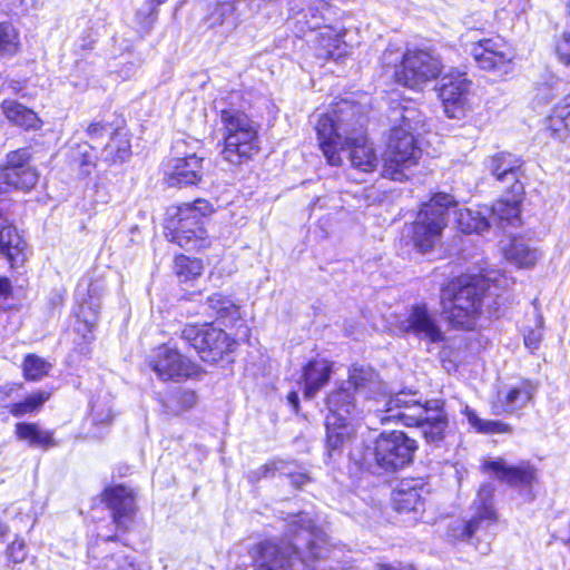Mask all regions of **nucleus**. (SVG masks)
Masks as SVG:
<instances>
[{"label": "nucleus", "mask_w": 570, "mask_h": 570, "mask_svg": "<svg viewBox=\"0 0 570 570\" xmlns=\"http://www.w3.org/2000/svg\"><path fill=\"white\" fill-rule=\"evenodd\" d=\"M14 435L18 441L27 443L32 449L47 451L57 446L53 432L43 429L37 422H18L14 425Z\"/></svg>", "instance_id": "cd10ccee"}, {"label": "nucleus", "mask_w": 570, "mask_h": 570, "mask_svg": "<svg viewBox=\"0 0 570 570\" xmlns=\"http://www.w3.org/2000/svg\"><path fill=\"white\" fill-rule=\"evenodd\" d=\"M381 421L416 426L429 443L443 440L449 423L444 401L433 399L422 402L416 391H401L390 395L384 402Z\"/></svg>", "instance_id": "20e7f679"}, {"label": "nucleus", "mask_w": 570, "mask_h": 570, "mask_svg": "<svg viewBox=\"0 0 570 570\" xmlns=\"http://www.w3.org/2000/svg\"><path fill=\"white\" fill-rule=\"evenodd\" d=\"M220 119V156L232 166H242L261 150L259 125L245 111L240 92L233 91L215 101Z\"/></svg>", "instance_id": "7ed1b4c3"}, {"label": "nucleus", "mask_w": 570, "mask_h": 570, "mask_svg": "<svg viewBox=\"0 0 570 570\" xmlns=\"http://www.w3.org/2000/svg\"><path fill=\"white\" fill-rule=\"evenodd\" d=\"M288 11V19L294 23L296 35L299 37L321 29L325 21L322 9L305 6V0H291Z\"/></svg>", "instance_id": "a878e982"}, {"label": "nucleus", "mask_w": 570, "mask_h": 570, "mask_svg": "<svg viewBox=\"0 0 570 570\" xmlns=\"http://www.w3.org/2000/svg\"><path fill=\"white\" fill-rule=\"evenodd\" d=\"M490 292L488 279L462 275L441 288L442 312L451 326L472 330L482 311V299Z\"/></svg>", "instance_id": "423d86ee"}, {"label": "nucleus", "mask_w": 570, "mask_h": 570, "mask_svg": "<svg viewBox=\"0 0 570 570\" xmlns=\"http://www.w3.org/2000/svg\"><path fill=\"white\" fill-rule=\"evenodd\" d=\"M105 568L107 570H138L134 559L124 551L117 552L106 559Z\"/></svg>", "instance_id": "864d4df0"}, {"label": "nucleus", "mask_w": 570, "mask_h": 570, "mask_svg": "<svg viewBox=\"0 0 570 570\" xmlns=\"http://www.w3.org/2000/svg\"><path fill=\"white\" fill-rule=\"evenodd\" d=\"M327 544V534L308 513L299 512L287 523L281 540H264L249 550L253 570H322Z\"/></svg>", "instance_id": "f257e3e1"}, {"label": "nucleus", "mask_w": 570, "mask_h": 570, "mask_svg": "<svg viewBox=\"0 0 570 570\" xmlns=\"http://www.w3.org/2000/svg\"><path fill=\"white\" fill-rule=\"evenodd\" d=\"M397 330L404 336H414L420 341L436 344L445 341L436 314L425 304H414L410 307L406 316L399 321Z\"/></svg>", "instance_id": "ddd939ff"}, {"label": "nucleus", "mask_w": 570, "mask_h": 570, "mask_svg": "<svg viewBox=\"0 0 570 570\" xmlns=\"http://www.w3.org/2000/svg\"><path fill=\"white\" fill-rule=\"evenodd\" d=\"M180 338L207 363L218 362L224 354L233 351L235 344L225 331L212 324H187Z\"/></svg>", "instance_id": "1a4fd4ad"}, {"label": "nucleus", "mask_w": 570, "mask_h": 570, "mask_svg": "<svg viewBox=\"0 0 570 570\" xmlns=\"http://www.w3.org/2000/svg\"><path fill=\"white\" fill-rule=\"evenodd\" d=\"M102 501L110 511L116 530L127 532L138 511L135 490L125 484L109 485L102 492Z\"/></svg>", "instance_id": "4468645a"}, {"label": "nucleus", "mask_w": 570, "mask_h": 570, "mask_svg": "<svg viewBox=\"0 0 570 570\" xmlns=\"http://www.w3.org/2000/svg\"><path fill=\"white\" fill-rule=\"evenodd\" d=\"M429 489L420 480H402L393 492V505L400 513L419 512L424 509Z\"/></svg>", "instance_id": "5701e85b"}, {"label": "nucleus", "mask_w": 570, "mask_h": 570, "mask_svg": "<svg viewBox=\"0 0 570 570\" xmlns=\"http://www.w3.org/2000/svg\"><path fill=\"white\" fill-rule=\"evenodd\" d=\"M421 155L414 134L404 127H393L384 154L382 176L395 181L407 179V171L417 164Z\"/></svg>", "instance_id": "6e6552de"}, {"label": "nucleus", "mask_w": 570, "mask_h": 570, "mask_svg": "<svg viewBox=\"0 0 570 570\" xmlns=\"http://www.w3.org/2000/svg\"><path fill=\"white\" fill-rule=\"evenodd\" d=\"M31 157L27 147L7 154L6 163L0 165V194L29 191L37 185L39 174L30 164Z\"/></svg>", "instance_id": "9d476101"}, {"label": "nucleus", "mask_w": 570, "mask_h": 570, "mask_svg": "<svg viewBox=\"0 0 570 570\" xmlns=\"http://www.w3.org/2000/svg\"><path fill=\"white\" fill-rule=\"evenodd\" d=\"M556 52L559 60L567 67H570V31L562 33L557 42Z\"/></svg>", "instance_id": "4d7b16f0"}, {"label": "nucleus", "mask_w": 570, "mask_h": 570, "mask_svg": "<svg viewBox=\"0 0 570 570\" xmlns=\"http://www.w3.org/2000/svg\"><path fill=\"white\" fill-rule=\"evenodd\" d=\"M364 117L357 107L343 101L332 114L321 115L315 125L320 148L327 163L340 166L345 154L353 168L371 173L379 165L377 155L368 144L364 129Z\"/></svg>", "instance_id": "f03ea898"}, {"label": "nucleus", "mask_w": 570, "mask_h": 570, "mask_svg": "<svg viewBox=\"0 0 570 570\" xmlns=\"http://www.w3.org/2000/svg\"><path fill=\"white\" fill-rule=\"evenodd\" d=\"M534 391L535 386L530 381L512 386L501 401L507 414H515V411L523 409L531 401Z\"/></svg>", "instance_id": "e433bc0d"}, {"label": "nucleus", "mask_w": 570, "mask_h": 570, "mask_svg": "<svg viewBox=\"0 0 570 570\" xmlns=\"http://www.w3.org/2000/svg\"><path fill=\"white\" fill-rule=\"evenodd\" d=\"M13 287L9 277L0 276V308L12 296Z\"/></svg>", "instance_id": "bf43d9fd"}, {"label": "nucleus", "mask_w": 570, "mask_h": 570, "mask_svg": "<svg viewBox=\"0 0 570 570\" xmlns=\"http://www.w3.org/2000/svg\"><path fill=\"white\" fill-rule=\"evenodd\" d=\"M459 228L464 234H482L490 227L489 218L480 210L461 209L458 216Z\"/></svg>", "instance_id": "a19ab883"}, {"label": "nucleus", "mask_w": 570, "mask_h": 570, "mask_svg": "<svg viewBox=\"0 0 570 570\" xmlns=\"http://www.w3.org/2000/svg\"><path fill=\"white\" fill-rule=\"evenodd\" d=\"M470 53L480 69L499 75H507L512 70L513 50L500 36L473 42Z\"/></svg>", "instance_id": "f8f14e48"}, {"label": "nucleus", "mask_w": 570, "mask_h": 570, "mask_svg": "<svg viewBox=\"0 0 570 570\" xmlns=\"http://www.w3.org/2000/svg\"><path fill=\"white\" fill-rule=\"evenodd\" d=\"M326 440H325V455L326 463H336L342 459L344 452L348 450L358 451L360 449H352V445L357 441L355 426L350 420H342L335 415H327L325 420Z\"/></svg>", "instance_id": "dca6fc26"}, {"label": "nucleus", "mask_w": 570, "mask_h": 570, "mask_svg": "<svg viewBox=\"0 0 570 570\" xmlns=\"http://www.w3.org/2000/svg\"><path fill=\"white\" fill-rule=\"evenodd\" d=\"M170 243L177 244L187 250H199L207 246V230L205 227L194 229L177 228V230H165Z\"/></svg>", "instance_id": "f704fd0d"}, {"label": "nucleus", "mask_w": 570, "mask_h": 570, "mask_svg": "<svg viewBox=\"0 0 570 570\" xmlns=\"http://www.w3.org/2000/svg\"><path fill=\"white\" fill-rule=\"evenodd\" d=\"M204 158L195 153L185 157H176L166 173L169 187H188L198 185L204 176Z\"/></svg>", "instance_id": "412c9836"}, {"label": "nucleus", "mask_w": 570, "mask_h": 570, "mask_svg": "<svg viewBox=\"0 0 570 570\" xmlns=\"http://www.w3.org/2000/svg\"><path fill=\"white\" fill-rule=\"evenodd\" d=\"M276 473L285 475L289 479L291 484L296 489H303L304 485L312 481L311 476L305 472L295 471L293 464L283 460L271 461L257 470L250 472L252 480L274 476Z\"/></svg>", "instance_id": "2f4dec72"}, {"label": "nucleus", "mask_w": 570, "mask_h": 570, "mask_svg": "<svg viewBox=\"0 0 570 570\" xmlns=\"http://www.w3.org/2000/svg\"><path fill=\"white\" fill-rule=\"evenodd\" d=\"M130 155L131 146L129 140L119 131H115L102 148L100 159L108 165L122 164Z\"/></svg>", "instance_id": "c9c22d12"}, {"label": "nucleus", "mask_w": 570, "mask_h": 570, "mask_svg": "<svg viewBox=\"0 0 570 570\" xmlns=\"http://www.w3.org/2000/svg\"><path fill=\"white\" fill-rule=\"evenodd\" d=\"M16 390V385L0 386V402H3Z\"/></svg>", "instance_id": "e2e57ef3"}, {"label": "nucleus", "mask_w": 570, "mask_h": 570, "mask_svg": "<svg viewBox=\"0 0 570 570\" xmlns=\"http://www.w3.org/2000/svg\"><path fill=\"white\" fill-rule=\"evenodd\" d=\"M104 289V285L99 282H91L88 285V301H83L76 312L77 325L76 331L82 335L85 340H89V335L92 334V331L98 321L99 314V296L100 292Z\"/></svg>", "instance_id": "393cba45"}, {"label": "nucleus", "mask_w": 570, "mask_h": 570, "mask_svg": "<svg viewBox=\"0 0 570 570\" xmlns=\"http://www.w3.org/2000/svg\"><path fill=\"white\" fill-rule=\"evenodd\" d=\"M326 405L328 409L327 415L348 420L347 416L358 413V396L343 382L327 395Z\"/></svg>", "instance_id": "c85d7f7f"}, {"label": "nucleus", "mask_w": 570, "mask_h": 570, "mask_svg": "<svg viewBox=\"0 0 570 570\" xmlns=\"http://www.w3.org/2000/svg\"><path fill=\"white\" fill-rule=\"evenodd\" d=\"M318 30L320 32L315 40L317 41V45L321 47V49L324 50L325 58H340L343 55V51H341V47L344 45L343 35L328 26H322Z\"/></svg>", "instance_id": "4c0bfd02"}, {"label": "nucleus", "mask_w": 570, "mask_h": 570, "mask_svg": "<svg viewBox=\"0 0 570 570\" xmlns=\"http://www.w3.org/2000/svg\"><path fill=\"white\" fill-rule=\"evenodd\" d=\"M91 413H92V422L95 424H102L108 425L111 422V410L107 409L106 411H99L96 404H92L91 406Z\"/></svg>", "instance_id": "052dcab7"}, {"label": "nucleus", "mask_w": 570, "mask_h": 570, "mask_svg": "<svg viewBox=\"0 0 570 570\" xmlns=\"http://www.w3.org/2000/svg\"><path fill=\"white\" fill-rule=\"evenodd\" d=\"M520 198L521 196H513L511 198H502L495 202L489 209L492 218L499 222H507L510 225H515L519 220L520 210Z\"/></svg>", "instance_id": "58836bf2"}, {"label": "nucleus", "mask_w": 570, "mask_h": 570, "mask_svg": "<svg viewBox=\"0 0 570 570\" xmlns=\"http://www.w3.org/2000/svg\"><path fill=\"white\" fill-rule=\"evenodd\" d=\"M197 394L193 390L184 389V387H176L169 396V402H175L178 407L171 409L169 404H165V406L174 412L175 414H178L180 411H186L191 407H194L197 403Z\"/></svg>", "instance_id": "09e8293b"}, {"label": "nucleus", "mask_w": 570, "mask_h": 570, "mask_svg": "<svg viewBox=\"0 0 570 570\" xmlns=\"http://www.w3.org/2000/svg\"><path fill=\"white\" fill-rule=\"evenodd\" d=\"M470 85L471 81L464 72L455 71L442 77L439 97L448 118L464 117Z\"/></svg>", "instance_id": "f3484780"}, {"label": "nucleus", "mask_w": 570, "mask_h": 570, "mask_svg": "<svg viewBox=\"0 0 570 570\" xmlns=\"http://www.w3.org/2000/svg\"><path fill=\"white\" fill-rule=\"evenodd\" d=\"M149 365L163 381H180L197 374V365L168 345H161L154 351Z\"/></svg>", "instance_id": "2eb2a0df"}, {"label": "nucleus", "mask_w": 570, "mask_h": 570, "mask_svg": "<svg viewBox=\"0 0 570 570\" xmlns=\"http://www.w3.org/2000/svg\"><path fill=\"white\" fill-rule=\"evenodd\" d=\"M544 132L558 140H564L570 135V94L554 106L546 120Z\"/></svg>", "instance_id": "72a5a7b5"}, {"label": "nucleus", "mask_w": 570, "mask_h": 570, "mask_svg": "<svg viewBox=\"0 0 570 570\" xmlns=\"http://www.w3.org/2000/svg\"><path fill=\"white\" fill-rule=\"evenodd\" d=\"M210 213L212 206L205 199L184 204L177 207L175 215L166 220L165 230H177V228L196 230V227H204L205 218Z\"/></svg>", "instance_id": "b1692460"}, {"label": "nucleus", "mask_w": 570, "mask_h": 570, "mask_svg": "<svg viewBox=\"0 0 570 570\" xmlns=\"http://www.w3.org/2000/svg\"><path fill=\"white\" fill-rule=\"evenodd\" d=\"M442 71L440 59L424 49H407L402 66L394 71L397 83L411 89L435 79Z\"/></svg>", "instance_id": "9b49d317"}, {"label": "nucleus", "mask_w": 570, "mask_h": 570, "mask_svg": "<svg viewBox=\"0 0 570 570\" xmlns=\"http://www.w3.org/2000/svg\"><path fill=\"white\" fill-rule=\"evenodd\" d=\"M248 334H249V328L242 323L239 325V332H238L239 338L245 340L248 337Z\"/></svg>", "instance_id": "0e129e2a"}, {"label": "nucleus", "mask_w": 570, "mask_h": 570, "mask_svg": "<svg viewBox=\"0 0 570 570\" xmlns=\"http://www.w3.org/2000/svg\"><path fill=\"white\" fill-rule=\"evenodd\" d=\"M543 317L538 314L535 317V327L528 328L523 334V342L527 348L534 352L539 348L542 338Z\"/></svg>", "instance_id": "5fc2aeb1"}, {"label": "nucleus", "mask_w": 570, "mask_h": 570, "mask_svg": "<svg viewBox=\"0 0 570 570\" xmlns=\"http://www.w3.org/2000/svg\"><path fill=\"white\" fill-rule=\"evenodd\" d=\"M333 373L332 363L326 360H312L303 368L304 396L313 399L324 387Z\"/></svg>", "instance_id": "bb28decb"}, {"label": "nucleus", "mask_w": 570, "mask_h": 570, "mask_svg": "<svg viewBox=\"0 0 570 570\" xmlns=\"http://www.w3.org/2000/svg\"><path fill=\"white\" fill-rule=\"evenodd\" d=\"M0 107L6 118L13 126L24 130H37L42 126V120L38 115L17 100L6 99Z\"/></svg>", "instance_id": "473e14b6"}, {"label": "nucleus", "mask_w": 570, "mask_h": 570, "mask_svg": "<svg viewBox=\"0 0 570 570\" xmlns=\"http://www.w3.org/2000/svg\"><path fill=\"white\" fill-rule=\"evenodd\" d=\"M454 206H456L454 197L445 193L433 195L422 205L415 220L409 227L413 247L419 253L425 254L440 243L449 210Z\"/></svg>", "instance_id": "0eeeda50"}, {"label": "nucleus", "mask_w": 570, "mask_h": 570, "mask_svg": "<svg viewBox=\"0 0 570 570\" xmlns=\"http://www.w3.org/2000/svg\"><path fill=\"white\" fill-rule=\"evenodd\" d=\"M174 269L180 282H188L200 276L203 264L198 258L178 255L175 258Z\"/></svg>", "instance_id": "c03bdc74"}, {"label": "nucleus", "mask_w": 570, "mask_h": 570, "mask_svg": "<svg viewBox=\"0 0 570 570\" xmlns=\"http://www.w3.org/2000/svg\"><path fill=\"white\" fill-rule=\"evenodd\" d=\"M489 168L498 181L507 185L511 195H523L524 187L520 180L523 176L521 159L509 153H500L491 158Z\"/></svg>", "instance_id": "aec40b11"}, {"label": "nucleus", "mask_w": 570, "mask_h": 570, "mask_svg": "<svg viewBox=\"0 0 570 570\" xmlns=\"http://www.w3.org/2000/svg\"><path fill=\"white\" fill-rule=\"evenodd\" d=\"M345 384L353 390V392L358 396L365 400H376L379 401V396H382V402L389 399L390 395H384L382 393V382L379 377V374L370 366L365 365H353L350 368L348 380ZM384 406L382 409H377L383 413Z\"/></svg>", "instance_id": "4be33fe9"}, {"label": "nucleus", "mask_w": 570, "mask_h": 570, "mask_svg": "<svg viewBox=\"0 0 570 570\" xmlns=\"http://www.w3.org/2000/svg\"><path fill=\"white\" fill-rule=\"evenodd\" d=\"M50 394L46 391H37L27 395L23 400L7 405L9 413L14 417H23L39 411L49 400Z\"/></svg>", "instance_id": "ea45409f"}, {"label": "nucleus", "mask_w": 570, "mask_h": 570, "mask_svg": "<svg viewBox=\"0 0 570 570\" xmlns=\"http://www.w3.org/2000/svg\"><path fill=\"white\" fill-rule=\"evenodd\" d=\"M19 49L18 32L12 24L0 23V58L12 57Z\"/></svg>", "instance_id": "a18cd8bd"}, {"label": "nucleus", "mask_w": 570, "mask_h": 570, "mask_svg": "<svg viewBox=\"0 0 570 570\" xmlns=\"http://www.w3.org/2000/svg\"><path fill=\"white\" fill-rule=\"evenodd\" d=\"M464 414L469 424L479 433L482 434H503L511 433V425L500 420H483L470 407H466Z\"/></svg>", "instance_id": "37998d69"}, {"label": "nucleus", "mask_w": 570, "mask_h": 570, "mask_svg": "<svg viewBox=\"0 0 570 570\" xmlns=\"http://www.w3.org/2000/svg\"><path fill=\"white\" fill-rule=\"evenodd\" d=\"M166 0H147L146 1V4H150L153 6L154 8L158 9V7L163 3H165Z\"/></svg>", "instance_id": "69168bd1"}, {"label": "nucleus", "mask_w": 570, "mask_h": 570, "mask_svg": "<svg viewBox=\"0 0 570 570\" xmlns=\"http://www.w3.org/2000/svg\"><path fill=\"white\" fill-rule=\"evenodd\" d=\"M94 146L88 142H81L71 150V158L78 163L86 174L90 173V168L95 166L97 156L94 154Z\"/></svg>", "instance_id": "8fccbe9b"}, {"label": "nucleus", "mask_w": 570, "mask_h": 570, "mask_svg": "<svg viewBox=\"0 0 570 570\" xmlns=\"http://www.w3.org/2000/svg\"><path fill=\"white\" fill-rule=\"evenodd\" d=\"M507 258L519 267H532L538 258L539 253L535 248H531L521 239H513L505 252Z\"/></svg>", "instance_id": "79ce46f5"}, {"label": "nucleus", "mask_w": 570, "mask_h": 570, "mask_svg": "<svg viewBox=\"0 0 570 570\" xmlns=\"http://www.w3.org/2000/svg\"><path fill=\"white\" fill-rule=\"evenodd\" d=\"M404 59L405 52L400 48L389 46L382 53L381 63L384 69L392 71L391 76L394 78L395 69L403 65Z\"/></svg>", "instance_id": "603ef678"}, {"label": "nucleus", "mask_w": 570, "mask_h": 570, "mask_svg": "<svg viewBox=\"0 0 570 570\" xmlns=\"http://www.w3.org/2000/svg\"><path fill=\"white\" fill-rule=\"evenodd\" d=\"M28 554L26 542L22 539H16L9 544L6 551V557L9 562L21 563L26 560Z\"/></svg>", "instance_id": "6e6d98bb"}, {"label": "nucleus", "mask_w": 570, "mask_h": 570, "mask_svg": "<svg viewBox=\"0 0 570 570\" xmlns=\"http://www.w3.org/2000/svg\"><path fill=\"white\" fill-rule=\"evenodd\" d=\"M394 114L395 116L393 117V120H400V124L396 127H404L405 129H409L410 132L414 134V131H416L423 124L421 114L415 108L400 106L394 109Z\"/></svg>", "instance_id": "de8ad7c7"}, {"label": "nucleus", "mask_w": 570, "mask_h": 570, "mask_svg": "<svg viewBox=\"0 0 570 570\" xmlns=\"http://www.w3.org/2000/svg\"><path fill=\"white\" fill-rule=\"evenodd\" d=\"M494 485L484 483L480 487L476 498L473 501L475 510L471 519L461 525L460 534L462 540H470L479 530L488 529L497 521V511L493 504Z\"/></svg>", "instance_id": "a211bd4d"}, {"label": "nucleus", "mask_w": 570, "mask_h": 570, "mask_svg": "<svg viewBox=\"0 0 570 570\" xmlns=\"http://www.w3.org/2000/svg\"><path fill=\"white\" fill-rule=\"evenodd\" d=\"M244 0H218L215 9L209 14L207 22L209 28H222V33L232 32L239 23V6Z\"/></svg>", "instance_id": "7c9ffc66"}, {"label": "nucleus", "mask_w": 570, "mask_h": 570, "mask_svg": "<svg viewBox=\"0 0 570 570\" xmlns=\"http://www.w3.org/2000/svg\"><path fill=\"white\" fill-rule=\"evenodd\" d=\"M207 314L225 326L240 322V307L229 296L222 293L209 295L205 302Z\"/></svg>", "instance_id": "c756f323"}, {"label": "nucleus", "mask_w": 570, "mask_h": 570, "mask_svg": "<svg viewBox=\"0 0 570 570\" xmlns=\"http://www.w3.org/2000/svg\"><path fill=\"white\" fill-rule=\"evenodd\" d=\"M287 402L291 405V407L293 409V411H295V412L298 411L299 396H298L297 392H295V391L289 392L287 395Z\"/></svg>", "instance_id": "680f3d73"}, {"label": "nucleus", "mask_w": 570, "mask_h": 570, "mask_svg": "<svg viewBox=\"0 0 570 570\" xmlns=\"http://www.w3.org/2000/svg\"><path fill=\"white\" fill-rule=\"evenodd\" d=\"M416 450V441L404 432H381L370 444L363 445L362 450L351 451L350 461L361 471L381 476L409 466Z\"/></svg>", "instance_id": "39448f33"}, {"label": "nucleus", "mask_w": 570, "mask_h": 570, "mask_svg": "<svg viewBox=\"0 0 570 570\" xmlns=\"http://www.w3.org/2000/svg\"><path fill=\"white\" fill-rule=\"evenodd\" d=\"M87 135L91 140H97L99 138H102L105 136H112L115 131H112V128L110 125L101 122V121H94L87 127Z\"/></svg>", "instance_id": "13d9d810"}, {"label": "nucleus", "mask_w": 570, "mask_h": 570, "mask_svg": "<svg viewBox=\"0 0 570 570\" xmlns=\"http://www.w3.org/2000/svg\"><path fill=\"white\" fill-rule=\"evenodd\" d=\"M51 364L36 354H28L23 361V375L26 380L38 381L48 374Z\"/></svg>", "instance_id": "49530a36"}, {"label": "nucleus", "mask_w": 570, "mask_h": 570, "mask_svg": "<svg viewBox=\"0 0 570 570\" xmlns=\"http://www.w3.org/2000/svg\"><path fill=\"white\" fill-rule=\"evenodd\" d=\"M381 570H403V569H400V568H396L393 566H389V564H384V566H381Z\"/></svg>", "instance_id": "774afa93"}, {"label": "nucleus", "mask_w": 570, "mask_h": 570, "mask_svg": "<svg viewBox=\"0 0 570 570\" xmlns=\"http://www.w3.org/2000/svg\"><path fill=\"white\" fill-rule=\"evenodd\" d=\"M482 469L484 472L494 474L499 481L505 482L512 488L524 489L529 493L537 481V469L530 462L511 465L505 460L498 458L484 461Z\"/></svg>", "instance_id": "6ab92c4d"}, {"label": "nucleus", "mask_w": 570, "mask_h": 570, "mask_svg": "<svg viewBox=\"0 0 570 570\" xmlns=\"http://www.w3.org/2000/svg\"><path fill=\"white\" fill-rule=\"evenodd\" d=\"M158 9L150 4H144L136 13V21L142 36L149 35L157 20Z\"/></svg>", "instance_id": "3c124183"}, {"label": "nucleus", "mask_w": 570, "mask_h": 570, "mask_svg": "<svg viewBox=\"0 0 570 570\" xmlns=\"http://www.w3.org/2000/svg\"><path fill=\"white\" fill-rule=\"evenodd\" d=\"M7 533V525L0 522V538H3Z\"/></svg>", "instance_id": "338daca9"}]
</instances>
